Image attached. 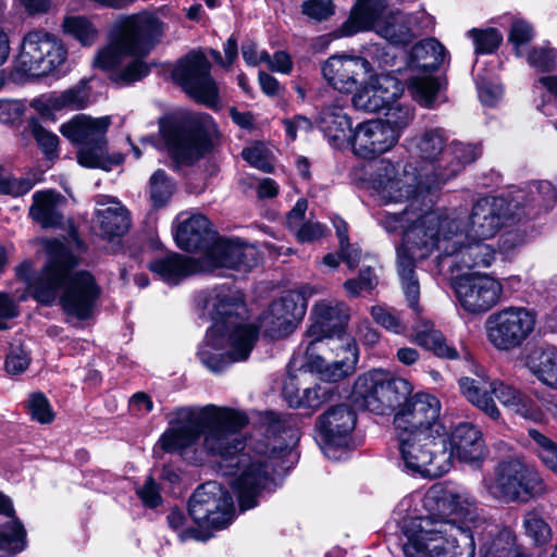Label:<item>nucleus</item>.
<instances>
[{
    "mask_svg": "<svg viewBox=\"0 0 557 557\" xmlns=\"http://www.w3.org/2000/svg\"><path fill=\"white\" fill-rule=\"evenodd\" d=\"M481 557H511L517 548L515 535L509 529H504L495 523L482 521Z\"/></svg>",
    "mask_w": 557,
    "mask_h": 557,
    "instance_id": "nucleus-39",
    "label": "nucleus"
},
{
    "mask_svg": "<svg viewBox=\"0 0 557 557\" xmlns=\"http://www.w3.org/2000/svg\"><path fill=\"white\" fill-rule=\"evenodd\" d=\"M396 435L406 470L422 476L437 478L450 469L446 434L401 432Z\"/></svg>",
    "mask_w": 557,
    "mask_h": 557,
    "instance_id": "nucleus-11",
    "label": "nucleus"
},
{
    "mask_svg": "<svg viewBox=\"0 0 557 557\" xmlns=\"http://www.w3.org/2000/svg\"><path fill=\"white\" fill-rule=\"evenodd\" d=\"M557 59V52L548 47H534L528 54V62L540 71H550Z\"/></svg>",
    "mask_w": 557,
    "mask_h": 557,
    "instance_id": "nucleus-61",
    "label": "nucleus"
},
{
    "mask_svg": "<svg viewBox=\"0 0 557 557\" xmlns=\"http://www.w3.org/2000/svg\"><path fill=\"white\" fill-rule=\"evenodd\" d=\"M441 403L426 393L416 394L405 401L394 417L396 433L425 432L430 434H446L445 426L440 421Z\"/></svg>",
    "mask_w": 557,
    "mask_h": 557,
    "instance_id": "nucleus-22",
    "label": "nucleus"
},
{
    "mask_svg": "<svg viewBox=\"0 0 557 557\" xmlns=\"http://www.w3.org/2000/svg\"><path fill=\"white\" fill-rule=\"evenodd\" d=\"M66 55L67 51L57 36L44 29H33L22 39L15 69L24 75L46 76L59 69Z\"/></svg>",
    "mask_w": 557,
    "mask_h": 557,
    "instance_id": "nucleus-14",
    "label": "nucleus"
},
{
    "mask_svg": "<svg viewBox=\"0 0 557 557\" xmlns=\"http://www.w3.org/2000/svg\"><path fill=\"white\" fill-rule=\"evenodd\" d=\"M414 342L423 348L432 351L436 357L457 359V348L449 344L443 333L434 327V324L426 319H420L413 326Z\"/></svg>",
    "mask_w": 557,
    "mask_h": 557,
    "instance_id": "nucleus-41",
    "label": "nucleus"
},
{
    "mask_svg": "<svg viewBox=\"0 0 557 557\" xmlns=\"http://www.w3.org/2000/svg\"><path fill=\"white\" fill-rule=\"evenodd\" d=\"M492 393L510 411L532 420H536L540 417V412L533 401L513 386L502 382H493Z\"/></svg>",
    "mask_w": 557,
    "mask_h": 557,
    "instance_id": "nucleus-44",
    "label": "nucleus"
},
{
    "mask_svg": "<svg viewBox=\"0 0 557 557\" xmlns=\"http://www.w3.org/2000/svg\"><path fill=\"white\" fill-rule=\"evenodd\" d=\"M440 212L442 215L457 216L462 232L472 239L493 238L509 221L521 218V214L512 211V202L502 197L478 200L469 215L459 210Z\"/></svg>",
    "mask_w": 557,
    "mask_h": 557,
    "instance_id": "nucleus-16",
    "label": "nucleus"
},
{
    "mask_svg": "<svg viewBox=\"0 0 557 557\" xmlns=\"http://www.w3.org/2000/svg\"><path fill=\"white\" fill-rule=\"evenodd\" d=\"M27 546V532L11 500L0 493V557H11Z\"/></svg>",
    "mask_w": 557,
    "mask_h": 557,
    "instance_id": "nucleus-32",
    "label": "nucleus"
},
{
    "mask_svg": "<svg viewBox=\"0 0 557 557\" xmlns=\"http://www.w3.org/2000/svg\"><path fill=\"white\" fill-rule=\"evenodd\" d=\"M440 85L431 76L414 77L410 83L412 97L423 107L431 108L436 99Z\"/></svg>",
    "mask_w": 557,
    "mask_h": 557,
    "instance_id": "nucleus-53",
    "label": "nucleus"
},
{
    "mask_svg": "<svg viewBox=\"0 0 557 557\" xmlns=\"http://www.w3.org/2000/svg\"><path fill=\"white\" fill-rule=\"evenodd\" d=\"M350 319L349 308L346 304L336 300H321L317 302L310 313L311 324L306 332V355L313 356V349L323 350L324 346L338 344L332 341L339 339Z\"/></svg>",
    "mask_w": 557,
    "mask_h": 557,
    "instance_id": "nucleus-20",
    "label": "nucleus"
},
{
    "mask_svg": "<svg viewBox=\"0 0 557 557\" xmlns=\"http://www.w3.org/2000/svg\"><path fill=\"white\" fill-rule=\"evenodd\" d=\"M444 503L463 521L435 515L418 517L405 527V557H474V533L482 527L473 497L463 490H448Z\"/></svg>",
    "mask_w": 557,
    "mask_h": 557,
    "instance_id": "nucleus-3",
    "label": "nucleus"
},
{
    "mask_svg": "<svg viewBox=\"0 0 557 557\" xmlns=\"http://www.w3.org/2000/svg\"><path fill=\"white\" fill-rule=\"evenodd\" d=\"M165 29V24L153 12L127 15L115 24L109 44L99 50L95 64L114 71L116 82L140 81L150 72L144 58L160 42Z\"/></svg>",
    "mask_w": 557,
    "mask_h": 557,
    "instance_id": "nucleus-6",
    "label": "nucleus"
},
{
    "mask_svg": "<svg viewBox=\"0 0 557 557\" xmlns=\"http://www.w3.org/2000/svg\"><path fill=\"white\" fill-rule=\"evenodd\" d=\"M529 202L525 205L529 210L524 214L540 213L550 209L556 201V193L553 185L547 181L536 182L529 186Z\"/></svg>",
    "mask_w": 557,
    "mask_h": 557,
    "instance_id": "nucleus-47",
    "label": "nucleus"
},
{
    "mask_svg": "<svg viewBox=\"0 0 557 557\" xmlns=\"http://www.w3.org/2000/svg\"><path fill=\"white\" fill-rule=\"evenodd\" d=\"M528 435L541 461L557 474V443L535 429H529Z\"/></svg>",
    "mask_w": 557,
    "mask_h": 557,
    "instance_id": "nucleus-49",
    "label": "nucleus"
},
{
    "mask_svg": "<svg viewBox=\"0 0 557 557\" xmlns=\"http://www.w3.org/2000/svg\"><path fill=\"white\" fill-rule=\"evenodd\" d=\"M149 270L169 285H176L191 274L203 272L201 259L175 252L151 261Z\"/></svg>",
    "mask_w": 557,
    "mask_h": 557,
    "instance_id": "nucleus-36",
    "label": "nucleus"
},
{
    "mask_svg": "<svg viewBox=\"0 0 557 557\" xmlns=\"http://www.w3.org/2000/svg\"><path fill=\"white\" fill-rule=\"evenodd\" d=\"M47 249L48 260L35 277L28 275L32 270L29 262L16 269L17 275L27 282L30 293L40 304L50 306L59 300L67 314L87 319L100 295L94 276L86 271L71 275L77 258L60 242H50Z\"/></svg>",
    "mask_w": 557,
    "mask_h": 557,
    "instance_id": "nucleus-5",
    "label": "nucleus"
},
{
    "mask_svg": "<svg viewBox=\"0 0 557 557\" xmlns=\"http://www.w3.org/2000/svg\"><path fill=\"white\" fill-rule=\"evenodd\" d=\"M371 71V64L361 57L332 55L321 66L323 78L330 86L341 92L356 89L359 79Z\"/></svg>",
    "mask_w": 557,
    "mask_h": 557,
    "instance_id": "nucleus-27",
    "label": "nucleus"
},
{
    "mask_svg": "<svg viewBox=\"0 0 557 557\" xmlns=\"http://www.w3.org/2000/svg\"><path fill=\"white\" fill-rule=\"evenodd\" d=\"M461 394L478 409L493 420L500 418V412L491 397L493 382L484 373L475 377L463 376L459 380Z\"/></svg>",
    "mask_w": 557,
    "mask_h": 557,
    "instance_id": "nucleus-37",
    "label": "nucleus"
},
{
    "mask_svg": "<svg viewBox=\"0 0 557 557\" xmlns=\"http://www.w3.org/2000/svg\"><path fill=\"white\" fill-rule=\"evenodd\" d=\"M444 503L463 521L435 515L418 517L405 527V557H474V533L482 527L473 497L463 490H448Z\"/></svg>",
    "mask_w": 557,
    "mask_h": 557,
    "instance_id": "nucleus-2",
    "label": "nucleus"
},
{
    "mask_svg": "<svg viewBox=\"0 0 557 557\" xmlns=\"http://www.w3.org/2000/svg\"><path fill=\"white\" fill-rule=\"evenodd\" d=\"M326 226L317 221L311 220L306 221L305 223H302L293 231L296 238L300 243H310L319 238H322L326 234Z\"/></svg>",
    "mask_w": 557,
    "mask_h": 557,
    "instance_id": "nucleus-64",
    "label": "nucleus"
},
{
    "mask_svg": "<svg viewBox=\"0 0 557 557\" xmlns=\"http://www.w3.org/2000/svg\"><path fill=\"white\" fill-rule=\"evenodd\" d=\"M307 302L298 292H288L271 304L261 319V327L271 338L290 334L306 314Z\"/></svg>",
    "mask_w": 557,
    "mask_h": 557,
    "instance_id": "nucleus-25",
    "label": "nucleus"
},
{
    "mask_svg": "<svg viewBox=\"0 0 557 557\" xmlns=\"http://www.w3.org/2000/svg\"><path fill=\"white\" fill-rule=\"evenodd\" d=\"M175 190L174 182L163 170H157L149 180V196L156 208L163 207Z\"/></svg>",
    "mask_w": 557,
    "mask_h": 557,
    "instance_id": "nucleus-50",
    "label": "nucleus"
},
{
    "mask_svg": "<svg viewBox=\"0 0 557 557\" xmlns=\"http://www.w3.org/2000/svg\"><path fill=\"white\" fill-rule=\"evenodd\" d=\"M214 131L208 114L187 113L160 121V134L169 156L177 164H191L207 151V137Z\"/></svg>",
    "mask_w": 557,
    "mask_h": 557,
    "instance_id": "nucleus-9",
    "label": "nucleus"
},
{
    "mask_svg": "<svg viewBox=\"0 0 557 557\" xmlns=\"http://www.w3.org/2000/svg\"><path fill=\"white\" fill-rule=\"evenodd\" d=\"M446 58L445 47L435 38H428L412 47L408 64L412 70L433 72L440 69Z\"/></svg>",
    "mask_w": 557,
    "mask_h": 557,
    "instance_id": "nucleus-42",
    "label": "nucleus"
},
{
    "mask_svg": "<svg viewBox=\"0 0 557 557\" xmlns=\"http://www.w3.org/2000/svg\"><path fill=\"white\" fill-rule=\"evenodd\" d=\"M416 116L414 107L409 103L394 102L386 107L383 123H386L399 140L404 131L409 127Z\"/></svg>",
    "mask_w": 557,
    "mask_h": 557,
    "instance_id": "nucleus-45",
    "label": "nucleus"
},
{
    "mask_svg": "<svg viewBox=\"0 0 557 557\" xmlns=\"http://www.w3.org/2000/svg\"><path fill=\"white\" fill-rule=\"evenodd\" d=\"M532 38L533 28L527 21L517 18L512 22L509 40L513 44L518 54L521 46L528 44Z\"/></svg>",
    "mask_w": 557,
    "mask_h": 557,
    "instance_id": "nucleus-63",
    "label": "nucleus"
},
{
    "mask_svg": "<svg viewBox=\"0 0 557 557\" xmlns=\"http://www.w3.org/2000/svg\"><path fill=\"white\" fill-rule=\"evenodd\" d=\"M319 127L334 147L342 148L346 144H351L354 129L350 117L344 111L342 98L323 107L319 116Z\"/></svg>",
    "mask_w": 557,
    "mask_h": 557,
    "instance_id": "nucleus-34",
    "label": "nucleus"
},
{
    "mask_svg": "<svg viewBox=\"0 0 557 557\" xmlns=\"http://www.w3.org/2000/svg\"><path fill=\"white\" fill-rule=\"evenodd\" d=\"M447 137L442 128H428L412 137L409 141L410 148L419 158L431 163L432 169L426 171L422 177L425 180V188L434 178V169L446 150Z\"/></svg>",
    "mask_w": 557,
    "mask_h": 557,
    "instance_id": "nucleus-35",
    "label": "nucleus"
},
{
    "mask_svg": "<svg viewBox=\"0 0 557 557\" xmlns=\"http://www.w3.org/2000/svg\"><path fill=\"white\" fill-rule=\"evenodd\" d=\"M536 317L525 307H507L492 313L486 322L488 342L500 351H510L522 346L533 333Z\"/></svg>",
    "mask_w": 557,
    "mask_h": 557,
    "instance_id": "nucleus-18",
    "label": "nucleus"
},
{
    "mask_svg": "<svg viewBox=\"0 0 557 557\" xmlns=\"http://www.w3.org/2000/svg\"><path fill=\"white\" fill-rule=\"evenodd\" d=\"M30 363L28 351L22 346H15L10 349L5 359V369L8 373L17 375L23 373Z\"/></svg>",
    "mask_w": 557,
    "mask_h": 557,
    "instance_id": "nucleus-62",
    "label": "nucleus"
},
{
    "mask_svg": "<svg viewBox=\"0 0 557 557\" xmlns=\"http://www.w3.org/2000/svg\"><path fill=\"white\" fill-rule=\"evenodd\" d=\"M89 102V94L85 86H76L62 92H53L47 97V104L53 110H79Z\"/></svg>",
    "mask_w": 557,
    "mask_h": 557,
    "instance_id": "nucleus-46",
    "label": "nucleus"
},
{
    "mask_svg": "<svg viewBox=\"0 0 557 557\" xmlns=\"http://www.w3.org/2000/svg\"><path fill=\"white\" fill-rule=\"evenodd\" d=\"M474 44L475 53H492L503 41V35L496 28L478 29L468 32Z\"/></svg>",
    "mask_w": 557,
    "mask_h": 557,
    "instance_id": "nucleus-54",
    "label": "nucleus"
},
{
    "mask_svg": "<svg viewBox=\"0 0 557 557\" xmlns=\"http://www.w3.org/2000/svg\"><path fill=\"white\" fill-rule=\"evenodd\" d=\"M368 29H373L393 45H408L417 36L418 18L388 10L386 0H359L341 27V36H352Z\"/></svg>",
    "mask_w": 557,
    "mask_h": 557,
    "instance_id": "nucleus-8",
    "label": "nucleus"
},
{
    "mask_svg": "<svg viewBox=\"0 0 557 557\" xmlns=\"http://www.w3.org/2000/svg\"><path fill=\"white\" fill-rule=\"evenodd\" d=\"M530 371L545 385L557 391V348L539 347L527 359Z\"/></svg>",
    "mask_w": 557,
    "mask_h": 557,
    "instance_id": "nucleus-43",
    "label": "nucleus"
},
{
    "mask_svg": "<svg viewBox=\"0 0 557 557\" xmlns=\"http://www.w3.org/2000/svg\"><path fill=\"white\" fill-rule=\"evenodd\" d=\"M451 287L460 307L473 314L494 308L500 301L504 290L497 277L479 271L454 277Z\"/></svg>",
    "mask_w": 557,
    "mask_h": 557,
    "instance_id": "nucleus-21",
    "label": "nucleus"
},
{
    "mask_svg": "<svg viewBox=\"0 0 557 557\" xmlns=\"http://www.w3.org/2000/svg\"><path fill=\"white\" fill-rule=\"evenodd\" d=\"M234 512L232 496L215 481L200 485L189 500V517L201 528H226L232 522Z\"/></svg>",
    "mask_w": 557,
    "mask_h": 557,
    "instance_id": "nucleus-19",
    "label": "nucleus"
},
{
    "mask_svg": "<svg viewBox=\"0 0 557 557\" xmlns=\"http://www.w3.org/2000/svg\"><path fill=\"white\" fill-rule=\"evenodd\" d=\"M247 424L245 412L227 407L181 408L176 421L159 442L166 451L183 453L203 435V449L219 458L218 471L237 495L240 509L247 510L257 505L258 496L271 481L270 458L245 451L240 431Z\"/></svg>",
    "mask_w": 557,
    "mask_h": 557,
    "instance_id": "nucleus-1",
    "label": "nucleus"
},
{
    "mask_svg": "<svg viewBox=\"0 0 557 557\" xmlns=\"http://www.w3.org/2000/svg\"><path fill=\"white\" fill-rule=\"evenodd\" d=\"M382 91L375 89L373 84L362 88L352 97V103L356 109L366 112H379L388 106V97L382 96Z\"/></svg>",
    "mask_w": 557,
    "mask_h": 557,
    "instance_id": "nucleus-51",
    "label": "nucleus"
},
{
    "mask_svg": "<svg viewBox=\"0 0 557 557\" xmlns=\"http://www.w3.org/2000/svg\"><path fill=\"white\" fill-rule=\"evenodd\" d=\"M215 240L208 218L200 213L182 212L176 218L175 242L186 251H202L210 249Z\"/></svg>",
    "mask_w": 557,
    "mask_h": 557,
    "instance_id": "nucleus-29",
    "label": "nucleus"
},
{
    "mask_svg": "<svg viewBox=\"0 0 557 557\" xmlns=\"http://www.w3.org/2000/svg\"><path fill=\"white\" fill-rule=\"evenodd\" d=\"M371 315L377 324L388 332L400 335L405 334L408 330V325L403 319L400 312L393 308L373 306L371 308Z\"/></svg>",
    "mask_w": 557,
    "mask_h": 557,
    "instance_id": "nucleus-52",
    "label": "nucleus"
},
{
    "mask_svg": "<svg viewBox=\"0 0 557 557\" xmlns=\"http://www.w3.org/2000/svg\"><path fill=\"white\" fill-rule=\"evenodd\" d=\"M357 421L356 412L346 404L329 408L318 420V432L321 436L323 453L326 457L338 459L335 453L346 448Z\"/></svg>",
    "mask_w": 557,
    "mask_h": 557,
    "instance_id": "nucleus-24",
    "label": "nucleus"
},
{
    "mask_svg": "<svg viewBox=\"0 0 557 557\" xmlns=\"http://www.w3.org/2000/svg\"><path fill=\"white\" fill-rule=\"evenodd\" d=\"M412 170L401 168L388 159L375 161L368 173V185L386 202H404L416 198L425 188V180Z\"/></svg>",
    "mask_w": 557,
    "mask_h": 557,
    "instance_id": "nucleus-15",
    "label": "nucleus"
},
{
    "mask_svg": "<svg viewBox=\"0 0 557 557\" xmlns=\"http://www.w3.org/2000/svg\"><path fill=\"white\" fill-rule=\"evenodd\" d=\"M27 409L30 418L39 423H50L54 418L48 398L41 393H34L29 396Z\"/></svg>",
    "mask_w": 557,
    "mask_h": 557,
    "instance_id": "nucleus-57",
    "label": "nucleus"
},
{
    "mask_svg": "<svg viewBox=\"0 0 557 557\" xmlns=\"http://www.w3.org/2000/svg\"><path fill=\"white\" fill-rule=\"evenodd\" d=\"M203 314L212 320L197 357L212 373L231 363L246 360L258 338V329L245 323L240 313L244 304L230 288L221 286L206 292L201 298Z\"/></svg>",
    "mask_w": 557,
    "mask_h": 557,
    "instance_id": "nucleus-4",
    "label": "nucleus"
},
{
    "mask_svg": "<svg viewBox=\"0 0 557 557\" xmlns=\"http://www.w3.org/2000/svg\"><path fill=\"white\" fill-rule=\"evenodd\" d=\"M242 156L251 166L262 172L270 173L274 169L272 154L263 145L248 147Z\"/></svg>",
    "mask_w": 557,
    "mask_h": 557,
    "instance_id": "nucleus-58",
    "label": "nucleus"
},
{
    "mask_svg": "<svg viewBox=\"0 0 557 557\" xmlns=\"http://www.w3.org/2000/svg\"><path fill=\"white\" fill-rule=\"evenodd\" d=\"M65 198L54 190H40L33 195L29 216L42 227H58L62 224L61 207Z\"/></svg>",
    "mask_w": 557,
    "mask_h": 557,
    "instance_id": "nucleus-38",
    "label": "nucleus"
},
{
    "mask_svg": "<svg viewBox=\"0 0 557 557\" xmlns=\"http://www.w3.org/2000/svg\"><path fill=\"white\" fill-rule=\"evenodd\" d=\"M35 185L29 177L13 178L11 175L0 168V194L11 195L14 197L27 194Z\"/></svg>",
    "mask_w": 557,
    "mask_h": 557,
    "instance_id": "nucleus-59",
    "label": "nucleus"
},
{
    "mask_svg": "<svg viewBox=\"0 0 557 557\" xmlns=\"http://www.w3.org/2000/svg\"><path fill=\"white\" fill-rule=\"evenodd\" d=\"M524 530L535 544L544 545L552 539V531L549 525L536 512L530 511L525 515L523 520Z\"/></svg>",
    "mask_w": 557,
    "mask_h": 557,
    "instance_id": "nucleus-55",
    "label": "nucleus"
},
{
    "mask_svg": "<svg viewBox=\"0 0 557 557\" xmlns=\"http://www.w3.org/2000/svg\"><path fill=\"white\" fill-rule=\"evenodd\" d=\"M429 212L420 213L410 205L400 213L386 211L380 218V223L386 232L401 233L403 235L401 244L396 249L397 273L409 306L416 312L419 311L418 299L420 295V284L416 274V261L423 258L418 255L417 249L413 247L414 245L407 242V234L417 227L422 218Z\"/></svg>",
    "mask_w": 557,
    "mask_h": 557,
    "instance_id": "nucleus-10",
    "label": "nucleus"
},
{
    "mask_svg": "<svg viewBox=\"0 0 557 557\" xmlns=\"http://www.w3.org/2000/svg\"><path fill=\"white\" fill-rule=\"evenodd\" d=\"M330 350H335L338 358L333 361L318 355V348L313 349V356L307 355L311 367L315 369L325 381L337 382L351 374L358 361V348L352 339L346 338L341 344L326 346Z\"/></svg>",
    "mask_w": 557,
    "mask_h": 557,
    "instance_id": "nucleus-30",
    "label": "nucleus"
},
{
    "mask_svg": "<svg viewBox=\"0 0 557 557\" xmlns=\"http://www.w3.org/2000/svg\"><path fill=\"white\" fill-rule=\"evenodd\" d=\"M173 78L195 100L216 107L218 87L210 76V63L202 53L191 52L173 70Z\"/></svg>",
    "mask_w": 557,
    "mask_h": 557,
    "instance_id": "nucleus-23",
    "label": "nucleus"
},
{
    "mask_svg": "<svg viewBox=\"0 0 557 557\" xmlns=\"http://www.w3.org/2000/svg\"><path fill=\"white\" fill-rule=\"evenodd\" d=\"M398 143L393 131L381 119L362 122L356 126L351 137L355 154L372 158L393 149Z\"/></svg>",
    "mask_w": 557,
    "mask_h": 557,
    "instance_id": "nucleus-28",
    "label": "nucleus"
},
{
    "mask_svg": "<svg viewBox=\"0 0 557 557\" xmlns=\"http://www.w3.org/2000/svg\"><path fill=\"white\" fill-rule=\"evenodd\" d=\"M97 203L99 206L109 205L107 208L97 211L98 222L104 236L109 238L117 237L128 231L129 214L120 201L109 196H99Z\"/></svg>",
    "mask_w": 557,
    "mask_h": 557,
    "instance_id": "nucleus-40",
    "label": "nucleus"
},
{
    "mask_svg": "<svg viewBox=\"0 0 557 557\" xmlns=\"http://www.w3.org/2000/svg\"><path fill=\"white\" fill-rule=\"evenodd\" d=\"M62 27L66 35L85 47L94 45L98 38V29L84 16H67L64 18Z\"/></svg>",
    "mask_w": 557,
    "mask_h": 557,
    "instance_id": "nucleus-48",
    "label": "nucleus"
},
{
    "mask_svg": "<svg viewBox=\"0 0 557 557\" xmlns=\"http://www.w3.org/2000/svg\"><path fill=\"white\" fill-rule=\"evenodd\" d=\"M377 276L371 267H364L360 270L357 278L347 280L344 283V288L351 297L359 296L362 292H371L377 285Z\"/></svg>",
    "mask_w": 557,
    "mask_h": 557,
    "instance_id": "nucleus-56",
    "label": "nucleus"
},
{
    "mask_svg": "<svg viewBox=\"0 0 557 557\" xmlns=\"http://www.w3.org/2000/svg\"><path fill=\"white\" fill-rule=\"evenodd\" d=\"M462 230L457 216L433 210L407 234V242L414 245L422 258L437 251L440 258L449 259L451 269L490 268L496 261V250L485 239H472Z\"/></svg>",
    "mask_w": 557,
    "mask_h": 557,
    "instance_id": "nucleus-7",
    "label": "nucleus"
},
{
    "mask_svg": "<svg viewBox=\"0 0 557 557\" xmlns=\"http://www.w3.org/2000/svg\"><path fill=\"white\" fill-rule=\"evenodd\" d=\"M29 129L46 156L51 157L57 154L59 138L55 134L45 129L37 121L29 123Z\"/></svg>",
    "mask_w": 557,
    "mask_h": 557,
    "instance_id": "nucleus-60",
    "label": "nucleus"
},
{
    "mask_svg": "<svg viewBox=\"0 0 557 557\" xmlns=\"http://www.w3.org/2000/svg\"><path fill=\"white\" fill-rule=\"evenodd\" d=\"M449 444L448 454L450 459L456 457L463 462H479L486 454L483 434L479 428L470 422L458 423L446 436Z\"/></svg>",
    "mask_w": 557,
    "mask_h": 557,
    "instance_id": "nucleus-31",
    "label": "nucleus"
},
{
    "mask_svg": "<svg viewBox=\"0 0 557 557\" xmlns=\"http://www.w3.org/2000/svg\"><path fill=\"white\" fill-rule=\"evenodd\" d=\"M110 126L109 116L90 117L78 114L60 127L61 134L71 143L79 145L78 163L86 168L109 170L111 162L107 153L106 133Z\"/></svg>",
    "mask_w": 557,
    "mask_h": 557,
    "instance_id": "nucleus-13",
    "label": "nucleus"
},
{
    "mask_svg": "<svg viewBox=\"0 0 557 557\" xmlns=\"http://www.w3.org/2000/svg\"><path fill=\"white\" fill-rule=\"evenodd\" d=\"M486 491L496 499L525 503L546 492L540 473L518 460L498 463L493 475L484 479Z\"/></svg>",
    "mask_w": 557,
    "mask_h": 557,
    "instance_id": "nucleus-12",
    "label": "nucleus"
},
{
    "mask_svg": "<svg viewBox=\"0 0 557 557\" xmlns=\"http://www.w3.org/2000/svg\"><path fill=\"white\" fill-rule=\"evenodd\" d=\"M203 271L219 268L249 270L257 265L259 253L255 246L239 239H215L208 251L201 256Z\"/></svg>",
    "mask_w": 557,
    "mask_h": 557,
    "instance_id": "nucleus-26",
    "label": "nucleus"
},
{
    "mask_svg": "<svg viewBox=\"0 0 557 557\" xmlns=\"http://www.w3.org/2000/svg\"><path fill=\"white\" fill-rule=\"evenodd\" d=\"M412 391L411 384L383 370H372L358 377L354 387L357 401L368 410L383 414Z\"/></svg>",
    "mask_w": 557,
    "mask_h": 557,
    "instance_id": "nucleus-17",
    "label": "nucleus"
},
{
    "mask_svg": "<svg viewBox=\"0 0 557 557\" xmlns=\"http://www.w3.org/2000/svg\"><path fill=\"white\" fill-rule=\"evenodd\" d=\"M480 153V148L474 145L459 141L451 143L446 147L438 165L434 169V178L428 187L437 188L445 184L460 173L467 164L474 162Z\"/></svg>",
    "mask_w": 557,
    "mask_h": 557,
    "instance_id": "nucleus-33",
    "label": "nucleus"
}]
</instances>
